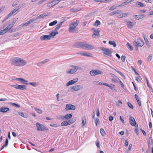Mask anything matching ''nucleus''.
I'll return each mask as SVG.
<instances>
[{"label": "nucleus", "instance_id": "obj_39", "mask_svg": "<svg viewBox=\"0 0 153 153\" xmlns=\"http://www.w3.org/2000/svg\"><path fill=\"white\" fill-rule=\"evenodd\" d=\"M53 6H54V4H53V2H52V1L51 2L48 3L47 7H48L51 8Z\"/></svg>", "mask_w": 153, "mask_h": 153}, {"label": "nucleus", "instance_id": "obj_10", "mask_svg": "<svg viewBox=\"0 0 153 153\" xmlns=\"http://www.w3.org/2000/svg\"><path fill=\"white\" fill-rule=\"evenodd\" d=\"M83 87L82 85H77L71 87L70 89L73 90L77 91L82 89Z\"/></svg>", "mask_w": 153, "mask_h": 153}, {"label": "nucleus", "instance_id": "obj_63", "mask_svg": "<svg viewBox=\"0 0 153 153\" xmlns=\"http://www.w3.org/2000/svg\"><path fill=\"white\" fill-rule=\"evenodd\" d=\"M109 120L111 122L113 120V117L112 116H111L108 118Z\"/></svg>", "mask_w": 153, "mask_h": 153}, {"label": "nucleus", "instance_id": "obj_15", "mask_svg": "<svg viewBox=\"0 0 153 153\" xmlns=\"http://www.w3.org/2000/svg\"><path fill=\"white\" fill-rule=\"evenodd\" d=\"M82 42H75L74 45H73V47L74 48H82Z\"/></svg>", "mask_w": 153, "mask_h": 153}, {"label": "nucleus", "instance_id": "obj_13", "mask_svg": "<svg viewBox=\"0 0 153 153\" xmlns=\"http://www.w3.org/2000/svg\"><path fill=\"white\" fill-rule=\"evenodd\" d=\"M129 119L130 123L131 125L133 126H135L136 124V122L134 118L133 117L131 116H130Z\"/></svg>", "mask_w": 153, "mask_h": 153}, {"label": "nucleus", "instance_id": "obj_40", "mask_svg": "<svg viewBox=\"0 0 153 153\" xmlns=\"http://www.w3.org/2000/svg\"><path fill=\"white\" fill-rule=\"evenodd\" d=\"M57 23V21L56 20H55L54 21L52 22L49 23V25L50 26H53L56 24Z\"/></svg>", "mask_w": 153, "mask_h": 153}, {"label": "nucleus", "instance_id": "obj_22", "mask_svg": "<svg viewBox=\"0 0 153 153\" xmlns=\"http://www.w3.org/2000/svg\"><path fill=\"white\" fill-rule=\"evenodd\" d=\"M134 6L137 7H140L145 6V5L141 2H138L135 3Z\"/></svg>", "mask_w": 153, "mask_h": 153}, {"label": "nucleus", "instance_id": "obj_23", "mask_svg": "<svg viewBox=\"0 0 153 153\" xmlns=\"http://www.w3.org/2000/svg\"><path fill=\"white\" fill-rule=\"evenodd\" d=\"M133 17L134 16L136 17V19L139 20L140 19H142L145 17V16L144 14L142 15H133Z\"/></svg>", "mask_w": 153, "mask_h": 153}, {"label": "nucleus", "instance_id": "obj_7", "mask_svg": "<svg viewBox=\"0 0 153 153\" xmlns=\"http://www.w3.org/2000/svg\"><path fill=\"white\" fill-rule=\"evenodd\" d=\"M15 88L21 90H24L26 89V86L25 85H19L16 84L11 85Z\"/></svg>", "mask_w": 153, "mask_h": 153}, {"label": "nucleus", "instance_id": "obj_44", "mask_svg": "<svg viewBox=\"0 0 153 153\" xmlns=\"http://www.w3.org/2000/svg\"><path fill=\"white\" fill-rule=\"evenodd\" d=\"M100 24V22L99 20H97L95 22L94 25L96 26L97 27Z\"/></svg>", "mask_w": 153, "mask_h": 153}, {"label": "nucleus", "instance_id": "obj_48", "mask_svg": "<svg viewBox=\"0 0 153 153\" xmlns=\"http://www.w3.org/2000/svg\"><path fill=\"white\" fill-rule=\"evenodd\" d=\"M127 104L128 106L131 109H133L134 108V107L132 104L130 103L129 102H128Z\"/></svg>", "mask_w": 153, "mask_h": 153}, {"label": "nucleus", "instance_id": "obj_16", "mask_svg": "<svg viewBox=\"0 0 153 153\" xmlns=\"http://www.w3.org/2000/svg\"><path fill=\"white\" fill-rule=\"evenodd\" d=\"M40 39L41 40H49L51 39V36L49 35H43L40 37Z\"/></svg>", "mask_w": 153, "mask_h": 153}, {"label": "nucleus", "instance_id": "obj_17", "mask_svg": "<svg viewBox=\"0 0 153 153\" xmlns=\"http://www.w3.org/2000/svg\"><path fill=\"white\" fill-rule=\"evenodd\" d=\"M78 78H76L75 79L71 80L67 82L66 84V86H68L71 85H72L75 82H77L78 81Z\"/></svg>", "mask_w": 153, "mask_h": 153}, {"label": "nucleus", "instance_id": "obj_18", "mask_svg": "<svg viewBox=\"0 0 153 153\" xmlns=\"http://www.w3.org/2000/svg\"><path fill=\"white\" fill-rule=\"evenodd\" d=\"M9 111V108L4 106L0 108V112L2 113H5Z\"/></svg>", "mask_w": 153, "mask_h": 153}, {"label": "nucleus", "instance_id": "obj_51", "mask_svg": "<svg viewBox=\"0 0 153 153\" xmlns=\"http://www.w3.org/2000/svg\"><path fill=\"white\" fill-rule=\"evenodd\" d=\"M114 70L115 71H116L117 73H118L119 74L122 76V77L124 76V75H123V74L121 72L117 71L115 69H114Z\"/></svg>", "mask_w": 153, "mask_h": 153}, {"label": "nucleus", "instance_id": "obj_61", "mask_svg": "<svg viewBox=\"0 0 153 153\" xmlns=\"http://www.w3.org/2000/svg\"><path fill=\"white\" fill-rule=\"evenodd\" d=\"M134 1V0H126V2H127V4H128L130 2H133Z\"/></svg>", "mask_w": 153, "mask_h": 153}, {"label": "nucleus", "instance_id": "obj_50", "mask_svg": "<svg viewBox=\"0 0 153 153\" xmlns=\"http://www.w3.org/2000/svg\"><path fill=\"white\" fill-rule=\"evenodd\" d=\"M79 10H78L77 9L71 8L70 10V11L72 12L78 11Z\"/></svg>", "mask_w": 153, "mask_h": 153}, {"label": "nucleus", "instance_id": "obj_30", "mask_svg": "<svg viewBox=\"0 0 153 153\" xmlns=\"http://www.w3.org/2000/svg\"><path fill=\"white\" fill-rule=\"evenodd\" d=\"M8 139L7 138L6 140L5 144L2 146L1 148V150L3 149L4 147H6L8 145Z\"/></svg>", "mask_w": 153, "mask_h": 153}, {"label": "nucleus", "instance_id": "obj_9", "mask_svg": "<svg viewBox=\"0 0 153 153\" xmlns=\"http://www.w3.org/2000/svg\"><path fill=\"white\" fill-rule=\"evenodd\" d=\"M66 106L65 110L66 111L70 110H74L75 109V106L74 105L70 104H66Z\"/></svg>", "mask_w": 153, "mask_h": 153}, {"label": "nucleus", "instance_id": "obj_34", "mask_svg": "<svg viewBox=\"0 0 153 153\" xmlns=\"http://www.w3.org/2000/svg\"><path fill=\"white\" fill-rule=\"evenodd\" d=\"M29 84L34 87L37 86V85H39V83L37 82H30L29 83Z\"/></svg>", "mask_w": 153, "mask_h": 153}, {"label": "nucleus", "instance_id": "obj_27", "mask_svg": "<svg viewBox=\"0 0 153 153\" xmlns=\"http://www.w3.org/2000/svg\"><path fill=\"white\" fill-rule=\"evenodd\" d=\"M58 34V32L53 31L50 33V36H51V37H54L56 35Z\"/></svg>", "mask_w": 153, "mask_h": 153}, {"label": "nucleus", "instance_id": "obj_47", "mask_svg": "<svg viewBox=\"0 0 153 153\" xmlns=\"http://www.w3.org/2000/svg\"><path fill=\"white\" fill-rule=\"evenodd\" d=\"M35 110L36 112L39 114H42V111L39 108H35Z\"/></svg>", "mask_w": 153, "mask_h": 153}, {"label": "nucleus", "instance_id": "obj_20", "mask_svg": "<svg viewBox=\"0 0 153 153\" xmlns=\"http://www.w3.org/2000/svg\"><path fill=\"white\" fill-rule=\"evenodd\" d=\"M100 31V30L98 29H97L96 30H94V31L93 32V34L92 35V37H95V36L100 37V35L99 34Z\"/></svg>", "mask_w": 153, "mask_h": 153}, {"label": "nucleus", "instance_id": "obj_60", "mask_svg": "<svg viewBox=\"0 0 153 153\" xmlns=\"http://www.w3.org/2000/svg\"><path fill=\"white\" fill-rule=\"evenodd\" d=\"M10 29L9 28V27H8L7 26L4 29V30L6 32V33Z\"/></svg>", "mask_w": 153, "mask_h": 153}, {"label": "nucleus", "instance_id": "obj_38", "mask_svg": "<svg viewBox=\"0 0 153 153\" xmlns=\"http://www.w3.org/2000/svg\"><path fill=\"white\" fill-rule=\"evenodd\" d=\"M109 43L111 45H112L114 47L116 46V44L114 41H109Z\"/></svg>", "mask_w": 153, "mask_h": 153}, {"label": "nucleus", "instance_id": "obj_55", "mask_svg": "<svg viewBox=\"0 0 153 153\" xmlns=\"http://www.w3.org/2000/svg\"><path fill=\"white\" fill-rule=\"evenodd\" d=\"M58 119H62L65 120V117L64 116L61 115L59 116L58 117Z\"/></svg>", "mask_w": 153, "mask_h": 153}, {"label": "nucleus", "instance_id": "obj_4", "mask_svg": "<svg viewBox=\"0 0 153 153\" xmlns=\"http://www.w3.org/2000/svg\"><path fill=\"white\" fill-rule=\"evenodd\" d=\"M82 48L83 49L91 50L93 49L94 47L91 45L87 43H83L82 45Z\"/></svg>", "mask_w": 153, "mask_h": 153}, {"label": "nucleus", "instance_id": "obj_58", "mask_svg": "<svg viewBox=\"0 0 153 153\" xmlns=\"http://www.w3.org/2000/svg\"><path fill=\"white\" fill-rule=\"evenodd\" d=\"M57 27L55 28L54 29V30L56 32H58L57 31L59 29V28L60 27L59 26H58L57 25Z\"/></svg>", "mask_w": 153, "mask_h": 153}, {"label": "nucleus", "instance_id": "obj_56", "mask_svg": "<svg viewBox=\"0 0 153 153\" xmlns=\"http://www.w3.org/2000/svg\"><path fill=\"white\" fill-rule=\"evenodd\" d=\"M126 58V56H122L121 57V59L123 62H124L125 61V59Z\"/></svg>", "mask_w": 153, "mask_h": 153}, {"label": "nucleus", "instance_id": "obj_19", "mask_svg": "<svg viewBox=\"0 0 153 153\" xmlns=\"http://www.w3.org/2000/svg\"><path fill=\"white\" fill-rule=\"evenodd\" d=\"M36 20V19H35V18H33L30 19L29 21L23 24V26H27V25L31 23L32 22L34 21H35Z\"/></svg>", "mask_w": 153, "mask_h": 153}, {"label": "nucleus", "instance_id": "obj_14", "mask_svg": "<svg viewBox=\"0 0 153 153\" xmlns=\"http://www.w3.org/2000/svg\"><path fill=\"white\" fill-rule=\"evenodd\" d=\"M77 54L79 55L88 57L91 56V54L90 53H87L86 52L83 51L79 52L77 53Z\"/></svg>", "mask_w": 153, "mask_h": 153}, {"label": "nucleus", "instance_id": "obj_41", "mask_svg": "<svg viewBox=\"0 0 153 153\" xmlns=\"http://www.w3.org/2000/svg\"><path fill=\"white\" fill-rule=\"evenodd\" d=\"M67 121H64L61 123V125L62 126H65L68 125Z\"/></svg>", "mask_w": 153, "mask_h": 153}, {"label": "nucleus", "instance_id": "obj_37", "mask_svg": "<svg viewBox=\"0 0 153 153\" xmlns=\"http://www.w3.org/2000/svg\"><path fill=\"white\" fill-rule=\"evenodd\" d=\"M71 67L74 68L75 69H76V71L77 70H81L82 68L81 67L79 66H71Z\"/></svg>", "mask_w": 153, "mask_h": 153}, {"label": "nucleus", "instance_id": "obj_5", "mask_svg": "<svg viewBox=\"0 0 153 153\" xmlns=\"http://www.w3.org/2000/svg\"><path fill=\"white\" fill-rule=\"evenodd\" d=\"M36 126L37 129L39 131L48 130V128L45 127L43 125L39 123H36Z\"/></svg>", "mask_w": 153, "mask_h": 153}, {"label": "nucleus", "instance_id": "obj_36", "mask_svg": "<svg viewBox=\"0 0 153 153\" xmlns=\"http://www.w3.org/2000/svg\"><path fill=\"white\" fill-rule=\"evenodd\" d=\"M86 123V120L85 118L84 117L82 118V123L83 125L82 126V127L83 126H84Z\"/></svg>", "mask_w": 153, "mask_h": 153}, {"label": "nucleus", "instance_id": "obj_54", "mask_svg": "<svg viewBox=\"0 0 153 153\" xmlns=\"http://www.w3.org/2000/svg\"><path fill=\"white\" fill-rule=\"evenodd\" d=\"M129 14V13H122V16H123V17H126V16H127V15H128Z\"/></svg>", "mask_w": 153, "mask_h": 153}, {"label": "nucleus", "instance_id": "obj_29", "mask_svg": "<svg viewBox=\"0 0 153 153\" xmlns=\"http://www.w3.org/2000/svg\"><path fill=\"white\" fill-rule=\"evenodd\" d=\"M8 139L7 138L6 140L5 144L2 146L1 148V150L3 149L4 147H6L8 145Z\"/></svg>", "mask_w": 153, "mask_h": 153}, {"label": "nucleus", "instance_id": "obj_6", "mask_svg": "<svg viewBox=\"0 0 153 153\" xmlns=\"http://www.w3.org/2000/svg\"><path fill=\"white\" fill-rule=\"evenodd\" d=\"M101 50L103 51V53L109 56H111L112 52L109 49L104 48H102Z\"/></svg>", "mask_w": 153, "mask_h": 153}, {"label": "nucleus", "instance_id": "obj_26", "mask_svg": "<svg viewBox=\"0 0 153 153\" xmlns=\"http://www.w3.org/2000/svg\"><path fill=\"white\" fill-rule=\"evenodd\" d=\"M72 114H68L64 116L65 120H68L72 117Z\"/></svg>", "mask_w": 153, "mask_h": 153}, {"label": "nucleus", "instance_id": "obj_24", "mask_svg": "<svg viewBox=\"0 0 153 153\" xmlns=\"http://www.w3.org/2000/svg\"><path fill=\"white\" fill-rule=\"evenodd\" d=\"M104 85L106 86L109 87V88H110V89H111L113 91H116V90L114 88L115 86V85L114 84H111V85H108V84L107 83H105Z\"/></svg>", "mask_w": 153, "mask_h": 153}, {"label": "nucleus", "instance_id": "obj_25", "mask_svg": "<svg viewBox=\"0 0 153 153\" xmlns=\"http://www.w3.org/2000/svg\"><path fill=\"white\" fill-rule=\"evenodd\" d=\"M76 72V69H75L74 68L73 69H70L66 71V73L67 74H73Z\"/></svg>", "mask_w": 153, "mask_h": 153}, {"label": "nucleus", "instance_id": "obj_31", "mask_svg": "<svg viewBox=\"0 0 153 153\" xmlns=\"http://www.w3.org/2000/svg\"><path fill=\"white\" fill-rule=\"evenodd\" d=\"M47 16V15H45V13H43L38 16L36 18H35V19H36V20L37 19H40L43 17H45Z\"/></svg>", "mask_w": 153, "mask_h": 153}, {"label": "nucleus", "instance_id": "obj_1", "mask_svg": "<svg viewBox=\"0 0 153 153\" xmlns=\"http://www.w3.org/2000/svg\"><path fill=\"white\" fill-rule=\"evenodd\" d=\"M11 63L15 66L21 67L26 65L27 62L21 58L15 57L13 58Z\"/></svg>", "mask_w": 153, "mask_h": 153}, {"label": "nucleus", "instance_id": "obj_28", "mask_svg": "<svg viewBox=\"0 0 153 153\" xmlns=\"http://www.w3.org/2000/svg\"><path fill=\"white\" fill-rule=\"evenodd\" d=\"M93 83L94 85H104L105 83L101 82L98 81H94L93 82Z\"/></svg>", "mask_w": 153, "mask_h": 153}, {"label": "nucleus", "instance_id": "obj_53", "mask_svg": "<svg viewBox=\"0 0 153 153\" xmlns=\"http://www.w3.org/2000/svg\"><path fill=\"white\" fill-rule=\"evenodd\" d=\"M6 33V32L4 30V29L2 30H1L0 31V35H2Z\"/></svg>", "mask_w": 153, "mask_h": 153}, {"label": "nucleus", "instance_id": "obj_33", "mask_svg": "<svg viewBox=\"0 0 153 153\" xmlns=\"http://www.w3.org/2000/svg\"><path fill=\"white\" fill-rule=\"evenodd\" d=\"M18 114L19 115L21 116L22 117L25 118H27L28 117L27 115L26 114H24L23 112H19Z\"/></svg>", "mask_w": 153, "mask_h": 153}, {"label": "nucleus", "instance_id": "obj_21", "mask_svg": "<svg viewBox=\"0 0 153 153\" xmlns=\"http://www.w3.org/2000/svg\"><path fill=\"white\" fill-rule=\"evenodd\" d=\"M15 80L18 81H20L21 83L23 84H25L26 85H27L28 84L27 83L28 82L22 78H17L15 79Z\"/></svg>", "mask_w": 153, "mask_h": 153}, {"label": "nucleus", "instance_id": "obj_3", "mask_svg": "<svg viewBox=\"0 0 153 153\" xmlns=\"http://www.w3.org/2000/svg\"><path fill=\"white\" fill-rule=\"evenodd\" d=\"M133 45L137 51L138 50V46L142 47L144 45V42L141 39L138 38L136 41H134L133 42Z\"/></svg>", "mask_w": 153, "mask_h": 153}, {"label": "nucleus", "instance_id": "obj_11", "mask_svg": "<svg viewBox=\"0 0 153 153\" xmlns=\"http://www.w3.org/2000/svg\"><path fill=\"white\" fill-rule=\"evenodd\" d=\"M124 21L127 23L126 25L130 29L132 28L133 25L135 24L134 22L129 21L128 19H125Z\"/></svg>", "mask_w": 153, "mask_h": 153}, {"label": "nucleus", "instance_id": "obj_43", "mask_svg": "<svg viewBox=\"0 0 153 153\" xmlns=\"http://www.w3.org/2000/svg\"><path fill=\"white\" fill-rule=\"evenodd\" d=\"M143 38L146 44L147 45H149V42L147 38L146 37L145 35L143 36Z\"/></svg>", "mask_w": 153, "mask_h": 153}, {"label": "nucleus", "instance_id": "obj_49", "mask_svg": "<svg viewBox=\"0 0 153 153\" xmlns=\"http://www.w3.org/2000/svg\"><path fill=\"white\" fill-rule=\"evenodd\" d=\"M117 6L115 5H113L111 6L109 9L110 10H112L116 8Z\"/></svg>", "mask_w": 153, "mask_h": 153}, {"label": "nucleus", "instance_id": "obj_12", "mask_svg": "<svg viewBox=\"0 0 153 153\" xmlns=\"http://www.w3.org/2000/svg\"><path fill=\"white\" fill-rule=\"evenodd\" d=\"M20 9L19 7H17L16 9L13 10L11 12H10L7 16L5 18V20H6L9 17L12 16L13 13H15L16 11Z\"/></svg>", "mask_w": 153, "mask_h": 153}, {"label": "nucleus", "instance_id": "obj_52", "mask_svg": "<svg viewBox=\"0 0 153 153\" xmlns=\"http://www.w3.org/2000/svg\"><path fill=\"white\" fill-rule=\"evenodd\" d=\"M58 0H53L52 1V2H53L54 5L56 4H57L59 3L58 1H57Z\"/></svg>", "mask_w": 153, "mask_h": 153}, {"label": "nucleus", "instance_id": "obj_42", "mask_svg": "<svg viewBox=\"0 0 153 153\" xmlns=\"http://www.w3.org/2000/svg\"><path fill=\"white\" fill-rule=\"evenodd\" d=\"M10 104L11 105L13 106L19 108L20 107V105H19L18 104L11 102L10 103Z\"/></svg>", "mask_w": 153, "mask_h": 153}, {"label": "nucleus", "instance_id": "obj_45", "mask_svg": "<svg viewBox=\"0 0 153 153\" xmlns=\"http://www.w3.org/2000/svg\"><path fill=\"white\" fill-rule=\"evenodd\" d=\"M100 132L102 135L104 137L105 136V132L103 128H101L100 129Z\"/></svg>", "mask_w": 153, "mask_h": 153}, {"label": "nucleus", "instance_id": "obj_59", "mask_svg": "<svg viewBox=\"0 0 153 153\" xmlns=\"http://www.w3.org/2000/svg\"><path fill=\"white\" fill-rule=\"evenodd\" d=\"M146 10H140L139 11V13H145L146 12Z\"/></svg>", "mask_w": 153, "mask_h": 153}, {"label": "nucleus", "instance_id": "obj_32", "mask_svg": "<svg viewBox=\"0 0 153 153\" xmlns=\"http://www.w3.org/2000/svg\"><path fill=\"white\" fill-rule=\"evenodd\" d=\"M120 13V11L119 10H117L115 11L111 12L110 13V15H113L114 14H119Z\"/></svg>", "mask_w": 153, "mask_h": 153}, {"label": "nucleus", "instance_id": "obj_8", "mask_svg": "<svg viewBox=\"0 0 153 153\" xmlns=\"http://www.w3.org/2000/svg\"><path fill=\"white\" fill-rule=\"evenodd\" d=\"M101 74V71L98 70H93L90 72V74L91 76H93Z\"/></svg>", "mask_w": 153, "mask_h": 153}, {"label": "nucleus", "instance_id": "obj_35", "mask_svg": "<svg viewBox=\"0 0 153 153\" xmlns=\"http://www.w3.org/2000/svg\"><path fill=\"white\" fill-rule=\"evenodd\" d=\"M126 46L130 50V51H132L133 50V47L128 42L126 44Z\"/></svg>", "mask_w": 153, "mask_h": 153}, {"label": "nucleus", "instance_id": "obj_62", "mask_svg": "<svg viewBox=\"0 0 153 153\" xmlns=\"http://www.w3.org/2000/svg\"><path fill=\"white\" fill-rule=\"evenodd\" d=\"M120 120L123 123V124L124 123L125 121L123 119V118L121 116H120Z\"/></svg>", "mask_w": 153, "mask_h": 153}, {"label": "nucleus", "instance_id": "obj_46", "mask_svg": "<svg viewBox=\"0 0 153 153\" xmlns=\"http://www.w3.org/2000/svg\"><path fill=\"white\" fill-rule=\"evenodd\" d=\"M112 76L117 81V82H119V81H120V79L117 77L115 75L112 74Z\"/></svg>", "mask_w": 153, "mask_h": 153}, {"label": "nucleus", "instance_id": "obj_57", "mask_svg": "<svg viewBox=\"0 0 153 153\" xmlns=\"http://www.w3.org/2000/svg\"><path fill=\"white\" fill-rule=\"evenodd\" d=\"M99 120L98 118H96L95 121V123L96 126L97 125V123L99 122Z\"/></svg>", "mask_w": 153, "mask_h": 153}, {"label": "nucleus", "instance_id": "obj_64", "mask_svg": "<svg viewBox=\"0 0 153 153\" xmlns=\"http://www.w3.org/2000/svg\"><path fill=\"white\" fill-rule=\"evenodd\" d=\"M152 58V56H149L147 58V59L149 61H150L151 60Z\"/></svg>", "mask_w": 153, "mask_h": 153}, {"label": "nucleus", "instance_id": "obj_2", "mask_svg": "<svg viewBox=\"0 0 153 153\" xmlns=\"http://www.w3.org/2000/svg\"><path fill=\"white\" fill-rule=\"evenodd\" d=\"M79 21H76L73 22L70 24L69 25L68 31L70 33H77L78 32V29L76 27L78 25Z\"/></svg>", "mask_w": 153, "mask_h": 153}]
</instances>
